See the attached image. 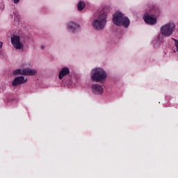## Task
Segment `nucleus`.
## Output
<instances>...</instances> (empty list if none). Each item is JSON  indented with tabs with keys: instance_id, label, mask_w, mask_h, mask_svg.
I'll use <instances>...</instances> for the list:
<instances>
[{
	"instance_id": "nucleus-19",
	"label": "nucleus",
	"mask_w": 178,
	"mask_h": 178,
	"mask_svg": "<svg viewBox=\"0 0 178 178\" xmlns=\"http://www.w3.org/2000/svg\"><path fill=\"white\" fill-rule=\"evenodd\" d=\"M2 45H3L2 42H0V49H1V48H2Z\"/></svg>"
},
{
	"instance_id": "nucleus-16",
	"label": "nucleus",
	"mask_w": 178,
	"mask_h": 178,
	"mask_svg": "<svg viewBox=\"0 0 178 178\" xmlns=\"http://www.w3.org/2000/svg\"><path fill=\"white\" fill-rule=\"evenodd\" d=\"M172 40H173L174 41V54H177L178 53V40L172 38Z\"/></svg>"
},
{
	"instance_id": "nucleus-2",
	"label": "nucleus",
	"mask_w": 178,
	"mask_h": 178,
	"mask_svg": "<svg viewBox=\"0 0 178 178\" xmlns=\"http://www.w3.org/2000/svg\"><path fill=\"white\" fill-rule=\"evenodd\" d=\"M107 12L111 11V7L106 6V9L104 10L103 13L97 15L95 19H94L92 22V26L95 30L97 31H101V30H104L105 29V26H106V22L108 19V13Z\"/></svg>"
},
{
	"instance_id": "nucleus-18",
	"label": "nucleus",
	"mask_w": 178,
	"mask_h": 178,
	"mask_svg": "<svg viewBox=\"0 0 178 178\" xmlns=\"http://www.w3.org/2000/svg\"><path fill=\"white\" fill-rule=\"evenodd\" d=\"M13 2L14 3H19V2H20V0H13Z\"/></svg>"
},
{
	"instance_id": "nucleus-4",
	"label": "nucleus",
	"mask_w": 178,
	"mask_h": 178,
	"mask_svg": "<svg viewBox=\"0 0 178 178\" xmlns=\"http://www.w3.org/2000/svg\"><path fill=\"white\" fill-rule=\"evenodd\" d=\"M176 30V24L174 22H168L160 27L159 33L164 37H170Z\"/></svg>"
},
{
	"instance_id": "nucleus-3",
	"label": "nucleus",
	"mask_w": 178,
	"mask_h": 178,
	"mask_svg": "<svg viewBox=\"0 0 178 178\" xmlns=\"http://www.w3.org/2000/svg\"><path fill=\"white\" fill-rule=\"evenodd\" d=\"M113 23L118 27L127 29L130 26V19L121 11H117L113 15Z\"/></svg>"
},
{
	"instance_id": "nucleus-14",
	"label": "nucleus",
	"mask_w": 178,
	"mask_h": 178,
	"mask_svg": "<svg viewBox=\"0 0 178 178\" xmlns=\"http://www.w3.org/2000/svg\"><path fill=\"white\" fill-rule=\"evenodd\" d=\"M84 8H86V2L79 1L77 3V10H79V12H81L84 10Z\"/></svg>"
},
{
	"instance_id": "nucleus-6",
	"label": "nucleus",
	"mask_w": 178,
	"mask_h": 178,
	"mask_svg": "<svg viewBox=\"0 0 178 178\" xmlns=\"http://www.w3.org/2000/svg\"><path fill=\"white\" fill-rule=\"evenodd\" d=\"M29 64L25 63L22 64L21 67H22V76H35L38 72L37 70L27 68Z\"/></svg>"
},
{
	"instance_id": "nucleus-10",
	"label": "nucleus",
	"mask_w": 178,
	"mask_h": 178,
	"mask_svg": "<svg viewBox=\"0 0 178 178\" xmlns=\"http://www.w3.org/2000/svg\"><path fill=\"white\" fill-rule=\"evenodd\" d=\"M90 88L95 95H102L104 94V88L99 83L92 84Z\"/></svg>"
},
{
	"instance_id": "nucleus-11",
	"label": "nucleus",
	"mask_w": 178,
	"mask_h": 178,
	"mask_svg": "<svg viewBox=\"0 0 178 178\" xmlns=\"http://www.w3.org/2000/svg\"><path fill=\"white\" fill-rule=\"evenodd\" d=\"M27 83V78L24 76H19L15 77L12 81V86L13 87H17L22 86V84H26Z\"/></svg>"
},
{
	"instance_id": "nucleus-1",
	"label": "nucleus",
	"mask_w": 178,
	"mask_h": 178,
	"mask_svg": "<svg viewBox=\"0 0 178 178\" xmlns=\"http://www.w3.org/2000/svg\"><path fill=\"white\" fill-rule=\"evenodd\" d=\"M90 77L92 83H104L108 80V72L102 67H95L90 70Z\"/></svg>"
},
{
	"instance_id": "nucleus-5",
	"label": "nucleus",
	"mask_w": 178,
	"mask_h": 178,
	"mask_svg": "<svg viewBox=\"0 0 178 178\" xmlns=\"http://www.w3.org/2000/svg\"><path fill=\"white\" fill-rule=\"evenodd\" d=\"M81 29V25L80 24L76 22V21H70L66 24V29L70 33H79Z\"/></svg>"
},
{
	"instance_id": "nucleus-8",
	"label": "nucleus",
	"mask_w": 178,
	"mask_h": 178,
	"mask_svg": "<svg viewBox=\"0 0 178 178\" xmlns=\"http://www.w3.org/2000/svg\"><path fill=\"white\" fill-rule=\"evenodd\" d=\"M143 20L146 24H149V26H155L158 22L156 17H154L148 13L144 14Z\"/></svg>"
},
{
	"instance_id": "nucleus-7",
	"label": "nucleus",
	"mask_w": 178,
	"mask_h": 178,
	"mask_svg": "<svg viewBox=\"0 0 178 178\" xmlns=\"http://www.w3.org/2000/svg\"><path fill=\"white\" fill-rule=\"evenodd\" d=\"M165 42V36H163L162 34L159 33L158 35L154 37L152 40V44L154 48H159L161 45H163Z\"/></svg>"
},
{
	"instance_id": "nucleus-9",
	"label": "nucleus",
	"mask_w": 178,
	"mask_h": 178,
	"mask_svg": "<svg viewBox=\"0 0 178 178\" xmlns=\"http://www.w3.org/2000/svg\"><path fill=\"white\" fill-rule=\"evenodd\" d=\"M11 44L15 48V49H23V43L20 41V36L17 35H13L11 36Z\"/></svg>"
},
{
	"instance_id": "nucleus-20",
	"label": "nucleus",
	"mask_w": 178,
	"mask_h": 178,
	"mask_svg": "<svg viewBox=\"0 0 178 178\" xmlns=\"http://www.w3.org/2000/svg\"><path fill=\"white\" fill-rule=\"evenodd\" d=\"M44 46H41V49H44Z\"/></svg>"
},
{
	"instance_id": "nucleus-13",
	"label": "nucleus",
	"mask_w": 178,
	"mask_h": 178,
	"mask_svg": "<svg viewBox=\"0 0 178 178\" xmlns=\"http://www.w3.org/2000/svg\"><path fill=\"white\" fill-rule=\"evenodd\" d=\"M149 15L154 17H158L161 15V10L156 6H153L149 10Z\"/></svg>"
},
{
	"instance_id": "nucleus-17",
	"label": "nucleus",
	"mask_w": 178,
	"mask_h": 178,
	"mask_svg": "<svg viewBox=\"0 0 178 178\" xmlns=\"http://www.w3.org/2000/svg\"><path fill=\"white\" fill-rule=\"evenodd\" d=\"M13 74L17 76L19 74L23 75V69H17L13 71Z\"/></svg>"
},
{
	"instance_id": "nucleus-12",
	"label": "nucleus",
	"mask_w": 178,
	"mask_h": 178,
	"mask_svg": "<svg viewBox=\"0 0 178 178\" xmlns=\"http://www.w3.org/2000/svg\"><path fill=\"white\" fill-rule=\"evenodd\" d=\"M70 73V69L67 67H62L58 74V79L60 80H62V79H64V77H66V76H68Z\"/></svg>"
},
{
	"instance_id": "nucleus-15",
	"label": "nucleus",
	"mask_w": 178,
	"mask_h": 178,
	"mask_svg": "<svg viewBox=\"0 0 178 178\" xmlns=\"http://www.w3.org/2000/svg\"><path fill=\"white\" fill-rule=\"evenodd\" d=\"M13 19H14V23H15V24H19V22H20V15H19L17 12H13Z\"/></svg>"
}]
</instances>
